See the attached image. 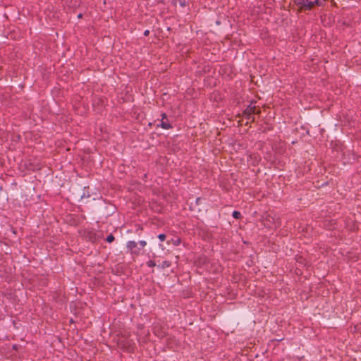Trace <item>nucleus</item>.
<instances>
[{
  "mask_svg": "<svg viewBox=\"0 0 361 361\" xmlns=\"http://www.w3.org/2000/svg\"><path fill=\"white\" fill-rule=\"evenodd\" d=\"M146 245L147 242L145 240H140L139 242L130 240L126 243V248L131 255L138 256Z\"/></svg>",
  "mask_w": 361,
  "mask_h": 361,
  "instance_id": "1",
  "label": "nucleus"
},
{
  "mask_svg": "<svg viewBox=\"0 0 361 361\" xmlns=\"http://www.w3.org/2000/svg\"><path fill=\"white\" fill-rule=\"evenodd\" d=\"M118 346L125 352L133 353L135 348V343L132 339L123 336L118 340Z\"/></svg>",
  "mask_w": 361,
  "mask_h": 361,
  "instance_id": "2",
  "label": "nucleus"
},
{
  "mask_svg": "<svg viewBox=\"0 0 361 361\" xmlns=\"http://www.w3.org/2000/svg\"><path fill=\"white\" fill-rule=\"evenodd\" d=\"M293 3L298 7V12L312 11L313 4L309 0H293Z\"/></svg>",
  "mask_w": 361,
  "mask_h": 361,
  "instance_id": "3",
  "label": "nucleus"
},
{
  "mask_svg": "<svg viewBox=\"0 0 361 361\" xmlns=\"http://www.w3.org/2000/svg\"><path fill=\"white\" fill-rule=\"evenodd\" d=\"M254 103H256V102L252 100L251 104L246 107L242 114L247 120L251 119V122H255V118L253 116V114L256 112V106L252 105Z\"/></svg>",
  "mask_w": 361,
  "mask_h": 361,
  "instance_id": "4",
  "label": "nucleus"
},
{
  "mask_svg": "<svg viewBox=\"0 0 361 361\" xmlns=\"http://www.w3.org/2000/svg\"><path fill=\"white\" fill-rule=\"evenodd\" d=\"M152 330L154 334L159 338H162L166 335L164 326L159 323L154 324Z\"/></svg>",
  "mask_w": 361,
  "mask_h": 361,
  "instance_id": "5",
  "label": "nucleus"
},
{
  "mask_svg": "<svg viewBox=\"0 0 361 361\" xmlns=\"http://www.w3.org/2000/svg\"><path fill=\"white\" fill-rule=\"evenodd\" d=\"M157 127H161L163 129L169 130L173 128V126L170 123L168 119L161 120V123L157 125Z\"/></svg>",
  "mask_w": 361,
  "mask_h": 361,
  "instance_id": "6",
  "label": "nucleus"
},
{
  "mask_svg": "<svg viewBox=\"0 0 361 361\" xmlns=\"http://www.w3.org/2000/svg\"><path fill=\"white\" fill-rule=\"evenodd\" d=\"M171 243L175 246H178L181 243V239L180 238H173L170 240L167 241L168 245H170Z\"/></svg>",
  "mask_w": 361,
  "mask_h": 361,
  "instance_id": "7",
  "label": "nucleus"
},
{
  "mask_svg": "<svg viewBox=\"0 0 361 361\" xmlns=\"http://www.w3.org/2000/svg\"><path fill=\"white\" fill-rule=\"evenodd\" d=\"M90 197V193L89 192V187H84L82 195H81L80 198H88Z\"/></svg>",
  "mask_w": 361,
  "mask_h": 361,
  "instance_id": "8",
  "label": "nucleus"
},
{
  "mask_svg": "<svg viewBox=\"0 0 361 361\" xmlns=\"http://www.w3.org/2000/svg\"><path fill=\"white\" fill-rule=\"evenodd\" d=\"M232 216L235 219H241L243 218L241 213L237 210L233 212Z\"/></svg>",
  "mask_w": 361,
  "mask_h": 361,
  "instance_id": "9",
  "label": "nucleus"
},
{
  "mask_svg": "<svg viewBox=\"0 0 361 361\" xmlns=\"http://www.w3.org/2000/svg\"><path fill=\"white\" fill-rule=\"evenodd\" d=\"M273 130V127L271 126H267V127H261L260 128V130L262 131V133H267L268 131H271Z\"/></svg>",
  "mask_w": 361,
  "mask_h": 361,
  "instance_id": "10",
  "label": "nucleus"
},
{
  "mask_svg": "<svg viewBox=\"0 0 361 361\" xmlns=\"http://www.w3.org/2000/svg\"><path fill=\"white\" fill-rule=\"evenodd\" d=\"M115 240V237L112 233H110L106 238V241L109 243H111Z\"/></svg>",
  "mask_w": 361,
  "mask_h": 361,
  "instance_id": "11",
  "label": "nucleus"
},
{
  "mask_svg": "<svg viewBox=\"0 0 361 361\" xmlns=\"http://www.w3.org/2000/svg\"><path fill=\"white\" fill-rule=\"evenodd\" d=\"M312 4H313V8L315 6H321L323 5V2L320 0H314L313 1H312Z\"/></svg>",
  "mask_w": 361,
  "mask_h": 361,
  "instance_id": "12",
  "label": "nucleus"
},
{
  "mask_svg": "<svg viewBox=\"0 0 361 361\" xmlns=\"http://www.w3.org/2000/svg\"><path fill=\"white\" fill-rule=\"evenodd\" d=\"M178 1L181 7H185L188 4L187 0H178Z\"/></svg>",
  "mask_w": 361,
  "mask_h": 361,
  "instance_id": "13",
  "label": "nucleus"
},
{
  "mask_svg": "<svg viewBox=\"0 0 361 361\" xmlns=\"http://www.w3.org/2000/svg\"><path fill=\"white\" fill-rule=\"evenodd\" d=\"M157 237L160 241H164L166 239V235L164 233L159 234Z\"/></svg>",
  "mask_w": 361,
  "mask_h": 361,
  "instance_id": "14",
  "label": "nucleus"
},
{
  "mask_svg": "<svg viewBox=\"0 0 361 361\" xmlns=\"http://www.w3.org/2000/svg\"><path fill=\"white\" fill-rule=\"evenodd\" d=\"M147 265L148 267H154L156 266V263L153 260H149L148 262H147Z\"/></svg>",
  "mask_w": 361,
  "mask_h": 361,
  "instance_id": "15",
  "label": "nucleus"
},
{
  "mask_svg": "<svg viewBox=\"0 0 361 361\" xmlns=\"http://www.w3.org/2000/svg\"><path fill=\"white\" fill-rule=\"evenodd\" d=\"M171 266V262L169 261H164L162 264V267H169Z\"/></svg>",
  "mask_w": 361,
  "mask_h": 361,
  "instance_id": "16",
  "label": "nucleus"
},
{
  "mask_svg": "<svg viewBox=\"0 0 361 361\" xmlns=\"http://www.w3.org/2000/svg\"><path fill=\"white\" fill-rule=\"evenodd\" d=\"M201 202H202V198L201 197H197L196 200H195V204L197 205H199L201 204Z\"/></svg>",
  "mask_w": 361,
  "mask_h": 361,
  "instance_id": "17",
  "label": "nucleus"
},
{
  "mask_svg": "<svg viewBox=\"0 0 361 361\" xmlns=\"http://www.w3.org/2000/svg\"><path fill=\"white\" fill-rule=\"evenodd\" d=\"M161 119H163V120L168 119L166 114L164 113V112L161 113Z\"/></svg>",
  "mask_w": 361,
  "mask_h": 361,
  "instance_id": "18",
  "label": "nucleus"
},
{
  "mask_svg": "<svg viewBox=\"0 0 361 361\" xmlns=\"http://www.w3.org/2000/svg\"><path fill=\"white\" fill-rule=\"evenodd\" d=\"M297 262L298 263H302V261L304 260V259L302 258V256H299L297 259H296Z\"/></svg>",
  "mask_w": 361,
  "mask_h": 361,
  "instance_id": "19",
  "label": "nucleus"
},
{
  "mask_svg": "<svg viewBox=\"0 0 361 361\" xmlns=\"http://www.w3.org/2000/svg\"><path fill=\"white\" fill-rule=\"evenodd\" d=\"M143 35H144V36L147 37L149 35V30H146L144 32Z\"/></svg>",
  "mask_w": 361,
  "mask_h": 361,
  "instance_id": "20",
  "label": "nucleus"
},
{
  "mask_svg": "<svg viewBox=\"0 0 361 361\" xmlns=\"http://www.w3.org/2000/svg\"><path fill=\"white\" fill-rule=\"evenodd\" d=\"M13 349L17 350L18 349V345L17 344H14L13 345Z\"/></svg>",
  "mask_w": 361,
  "mask_h": 361,
  "instance_id": "21",
  "label": "nucleus"
},
{
  "mask_svg": "<svg viewBox=\"0 0 361 361\" xmlns=\"http://www.w3.org/2000/svg\"><path fill=\"white\" fill-rule=\"evenodd\" d=\"M260 114H261L260 109H256V112L255 113V114L259 115Z\"/></svg>",
  "mask_w": 361,
  "mask_h": 361,
  "instance_id": "22",
  "label": "nucleus"
},
{
  "mask_svg": "<svg viewBox=\"0 0 361 361\" xmlns=\"http://www.w3.org/2000/svg\"><path fill=\"white\" fill-rule=\"evenodd\" d=\"M82 16H83V15H82V13H79V14L78 15V19L82 18Z\"/></svg>",
  "mask_w": 361,
  "mask_h": 361,
  "instance_id": "23",
  "label": "nucleus"
},
{
  "mask_svg": "<svg viewBox=\"0 0 361 361\" xmlns=\"http://www.w3.org/2000/svg\"><path fill=\"white\" fill-rule=\"evenodd\" d=\"M245 125V126H248V125H249V122H248V121H247V122H246Z\"/></svg>",
  "mask_w": 361,
  "mask_h": 361,
  "instance_id": "24",
  "label": "nucleus"
},
{
  "mask_svg": "<svg viewBox=\"0 0 361 361\" xmlns=\"http://www.w3.org/2000/svg\"><path fill=\"white\" fill-rule=\"evenodd\" d=\"M71 323H73V319H71V321H70Z\"/></svg>",
  "mask_w": 361,
  "mask_h": 361,
  "instance_id": "25",
  "label": "nucleus"
},
{
  "mask_svg": "<svg viewBox=\"0 0 361 361\" xmlns=\"http://www.w3.org/2000/svg\"><path fill=\"white\" fill-rule=\"evenodd\" d=\"M2 319H3V318L0 316V320H2Z\"/></svg>",
  "mask_w": 361,
  "mask_h": 361,
  "instance_id": "26",
  "label": "nucleus"
}]
</instances>
